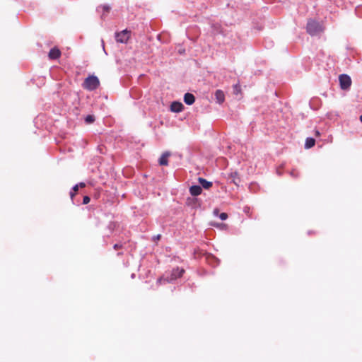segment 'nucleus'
I'll return each instance as SVG.
<instances>
[{
    "instance_id": "nucleus-13",
    "label": "nucleus",
    "mask_w": 362,
    "mask_h": 362,
    "mask_svg": "<svg viewBox=\"0 0 362 362\" xmlns=\"http://www.w3.org/2000/svg\"><path fill=\"white\" fill-rule=\"evenodd\" d=\"M199 183L202 185V187L208 189L212 186V182L207 181L206 179L202 177H199L198 179Z\"/></svg>"
},
{
    "instance_id": "nucleus-26",
    "label": "nucleus",
    "mask_w": 362,
    "mask_h": 362,
    "mask_svg": "<svg viewBox=\"0 0 362 362\" xmlns=\"http://www.w3.org/2000/svg\"><path fill=\"white\" fill-rule=\"evenodd\" d=\"M74 195V194L72 192H70V196H71V199L73 198Z\"/></svg>"
},
{
    "instance_id": "nucleus-9",
    "label": "nucleus",
    "mask_w": 362,
    "mask_h": 362,
    "mask_svg": "<svg viewBox=\"0 0 362 362\" xmlns=\"http://www.w3.org/2000/svg\"><path fill=\"white\" fill-rule=\"evenodd\" d=\"M195 101V97L193 94L187 93L184 95V102L189 105H192Z\"/></svg>"
},
{
    "instance_id": "nucleus-2",
    "label": "nucleus",
    "mask_w": 362,
    "mask_h": 362,
    "mask_svg": "<svg viewBox=\"0 0 362 362\" xmlns=\"http://www.w3.org/2000/svg\"><path fill=\"white\" fill-rule=\"evenodd\" d=\"M100 85L99 79L95 76H90L87 77L83 83V87L88 90H94L98 88Z\"/></svg>"
},
{
    "instance_id": "nucleus-20",
    "label": "nucleus",
    "mask_w": 362,
    "mask_h": 362,
    "mask_svg": "<svg viewBox=\"0 0 362 362\" xmlns=\"http://www.w3.org/2000/svg\"><path fill=\"white\" fill-rule=\"evenodd\" d=\"M290 174L293 177H297L298 176V173L296 170L291 171Z\"/></svg>"
},
{
    "instance_id": "nucleus-5",
    "label": "nucleus",
    "mask_w": 362,
    "mask_h": 362,
    "mask_svg": "<svg viewBox=\"0 0 362 362\" xmlns=\"http://www.w3.org/2000/svg\"><path fill=\"white\" fill-rule=\"evenodd\" d=\"M130 36V33L127 30H124L122 32L115 34V39L117 42L125 43L127 42Z\"/></svg>"
},
{
    "instance_id": "nucleus-12",
    "label": "nucleus",
    "mask_w": 362,
    "mask_h": 362,
    "mask_svg": "<svg viewBox=\"0 0 362 362\" xmlns=\"http://www.w3.org/2000/svg\"><path fill=\"white\" fill-rule=\"evenodd\" d=\"M110 6L107 4H105L103 6H100L98 7L97 11L98 12H102L101 18H105V13H108L110 11Z\"/></svg>"
},
{
    "instance_id": "nucleus-6",
    "label": "nucleus",
    "mask_w": 362,
    "mask_h": 362,
    "mask_svg": "<svg viewBox=\"0 0 362 362\" xmlns=\"http://www.w3.org/2000/svg\"><path fill=\"white\" fill-rule=\"evenodd\" d=\"M183 107V105L177 101L173 102L170 105V110L173 112H180Z\"/></svg>"
},
{
    "instance_id": "nucleus-28",
    "label": "nucleus",
    "mask_w": 362,
    "mask_h": 362,
    "mask_svg": "<svg viewBox=\"0 0 362 362\" xmlns=\"http://www.w3.org/2000/svg\"><path fill=\"white\" fill-rule=\"evenodd\" d=\"M160 235H157V237H156V239H159V238H160Z\"/></svg>"
},
{
    "instance_id": "nucleus-15",
    "label": "nucleus",
    "mask_w": 362,
    "mask_h": 362,
    "mask_svg": "<svg viewBox=\"0 0 362 362\" xmlns=\"http://www.w3.org/2000/svg\"><path fill=\"white\" fill-rule=\"evenodd\" d=\"M315 140L313 138L308 137L305 140V148H310L315 145Z\"/></svg>"
},
{
    "instance_id": "nucleus-17",
    "label": "nucleus",
    "mask_w": 362,
    "mask_h": 362,
    "mask_svg": "<svg viewBox=\"0 0 362 362\" xmlns=\"http://www.w3.org/2000/svg\"><path fill=\"white\" fill-rule=\"evenodd\" d=\"M219 218L222 221H224L226 219H227L228 218V214L226 213H221L219 215H218Z\"/></svg>"
},
{
    "instance_id": "nucleus-25",
    "label": "nucleus",
    "mask_w": 362,
    "mask_h": 362,
    "mask_svg": "<svg viewBox=\"0 0 362 362\" xmlns=\"http://www.w3.org/2000/svg\"><path fill=\"white\" fill-rule=\"evenodd\" d=\"M78 185V187L80 186L81 187H84L86 186L85 183L84 182H80Z\"/></svg>"
},
{
    "instance_id": "nucleus-14",
    "label": "nucleus",
    "mask_w": 362,
    "mask_h": 362,
    "mask_svg": "<svg viewBox=\"0 0 362 362\" xmlns=\"http://www.w3.org/2000/svg\"><path fill=\"white\" fill-rule=\"evenodd\" d=\"M230 177L232 179V182L235 185H238V182H240V178H239L238 172L235 171V172L230 173Z\"/></svg>"
},
{
    "instance_id": "nucleus-23",
    "label": "nucleus",
    "mask_w": 362,
    "mask_h": 362,
    "mask_svg": "<svg viewBox=\"0 0 362 362\" xmlns=\"http://www.w3.org/2000/svg\"><path fill=\"white\" fill-rule=\"evenodd\" d=\"M214 214L216 215V216H218V210L217 209H215L214 210Z\"/></svg>"
},
{
    "instance_id": "nucleus-24",
    "label": "nucleus",
    "mask_w": 362,
    "mask_h": 362,
    "mask_svg": "<svg viewBox=\"0 0 362 362\" xmlns=\"http://www.w3.org/2000/svg\"><path fill=\"white\" fill-rule=\"evenodd\" d=\"M315 134L316 136H319L320 135V133L318 130H315Z\"/></svg>"
},
{
    "instance_id": "nucleus-1",
    "label": "nucleus",
    "mask_w": 362,
    "mask_h": 362,
    "mask_svg": "<svg viewBox=\"0 0 362 362\" xmlns=\"http://www.w3.org/2000/svg\"><path fill=\"white\" fill-rule=\"evenodd\" d=\"M306 29L307 32L312 36L317 35L323 30L322 25L319 22L313 20L308 21Z\"/></svg>"
},
{
    "instance_id": "nucleus-21",
    "label": "nucleus",
    "mask_w": 362,
    "mask_h": 362,
    "mask_svg": "<svg viewBox=\"0 0 362 362\" xmlns=\"http://www.w3.org/2000/svg\"><path fill=\"white\" fill-rule=\"evenodd\" d=\"M121 247H122V245L118 244V243H117V244H115V245H114V248H115V250H117V249L121 248Z\"/></svg>"
},
{
    "instance_id": "nucleus-16",
    "label": "nucleus",
    "mask_w": 362,
    "mask_h": 362,
    "mask_svg": "<svg viewBox=\"0 0 362 362\" xmlns=\"http://www.w3.org/2000/svg\"><path fill=\"white\" fill-rule=\"evenodd\" d=\"M94 120H95V117H94V116L90 115H87V116L86 117V118H85V121H86V123H88V124H90V123L93 122H94Z\"/></svg>"
},
{
    "instance_id": "nucleus-10",
    "label": "nucleus",
    "mask_w": 362,
    "mask_h": 362,
    "mask_svg": "<svg viewBox=\"0 0 362 362\" xmlns=\"http://www.w3.org/2000/svg\"><path fill=\"white\" fill-rule=\"evenodd\" d=\"M215 98L216 102L219 104H221L225 100V95L222 90H216L215 92Z\"/></svg>"
},
{
    "instance_id": "nucleus-27",
    "label": "nucleus",
    "mask_w": 362,
    "mask_h": 362,
    "mask_svg": "<svg viewBox=\"0 0 362 362\" xmlns=\"http://www.w3.org/2000/svg\"><path fill=\"white\" fill-rule=\"evenodd\" d=\"M360 121L362 122V115L360 116Z\"/></svg>"
},
{
    "instance_id": "nucleus-22",
    "label": "nucleus",
    "mask_w": 362,
    "mask_h": 362,
    "mask_svg": "<svg viewBox=\"0 0 362 362\" xmlns=\"http://www.w3.org/2000/svg\"><path fill=\"white\" fill-rule=\"evenodd\" d=\"M78 189V185H76L73 187L72 189L74 191V192H76Z\"/></svg>"
},
{
    "instance_id": "nucleus-19",
    "label": "nucleus",
    "mask_w": 362,
    "mask_h": 362,
    "mask_svg": "<svg viewBox=\"0 0 362 362\" xmlns=\"http://www.w3.org/2000/svg\"><path fill=\"white\" fill-rule=\"evenodd\" d=\"M356 13L357 15H361L362 16V7H357L356 8Z\"/></svg>"
},
{
    "instance_id": "nucleus-11",
    "label": "nucleus",
    "mask_w": 362,
    "mask_h": 362,
    "mask_svg": "<svg viewBox=\"0 0 362 362\" xmlns=\"http://www.w3.org/2000/svg\"><path fill=\"white\" fill-rule=\"evenodd\" d=\"M170 153L169 152H165L162 154V156H160V158H159V164L160 165H168V157L170 156Z\"/></svg>"
},
{
    "instance_id": "nucleus-3",
    "label": "nucleus",
    "mask_w": 362,
    "mask_h": 362,
    "mask_svg": "<svg viewBox=\"0 0 362 362\" xmlns=\"http://www.w3.org/2000/svg\"><path fill=\"white\" fill-rule=\"evenodd\" d=\"M184 272H185V270L183 269L176 267L172 270L170 276H168V274H165L166 276L159 279L158 281L161 282L163 281H166V282H173V281L176 280L177 278L181 277Z\"/></svg>"
},
{
    "instance_id": "nucleus-18",
    "label": "nucleus",
    "mask_w": 362,
    "mask_h": 362,
    "mask_svg": "<svg viewBox=\"0 0 362 362\" xmlns=\"http://www.w3.org/2000/svg\"><path fill=\"white\" fill-rule=\"evenodd\" d=\"M90 197H88V196H85L83 197V204H88L90 202Z\"/></svg>"
},
{
    "instance_id": "nucleus-7",
    "label": "nucleus",
    "mask_w": 362,
    "mask_h": 362,
    "mask_svg": "<svg viewBox=\"0 0 362 362\" xmlns=\"http://www.w3.org/2000/svg\"><path fill=\"white\" fill-rule=\"evenodd\" d=\"M60 56H61V52L57 47L52 48L48 54V57L50 59H57Z\"/></svg>"
},
{
    "instance_id": "nucleus-8",
    "label": "nucleus",
    "mask_w": 362,
    "mask_h": 362,
    "mask_svg": "<svg viewBox=\"0 0 362 362\" xmlns=\"http://www.w3.org/2000/svg\"><path fill=\"white\" fill-rule=\"evenodd\" d=\"M202 188L199 185H192L189 187V193L192 196H198L202 194Z\"/></svg>"
},
{
    "instance_id": "nucleus-4",
    "label": "nucleus",
    "mask_w": 362,
    "mask_h": 362,
    "mask_svg": "<svg viewBox=\"0 0 362 362\" xmlns=\"http://www.w3.org/2000/svg\"><path fill=\"white\" fill-rule=\"evenodd\" d=\"M340 87L342 90L349 89L351 85V79L346 74H341L339 77Z\"/></svg>"
}]
</instances>
